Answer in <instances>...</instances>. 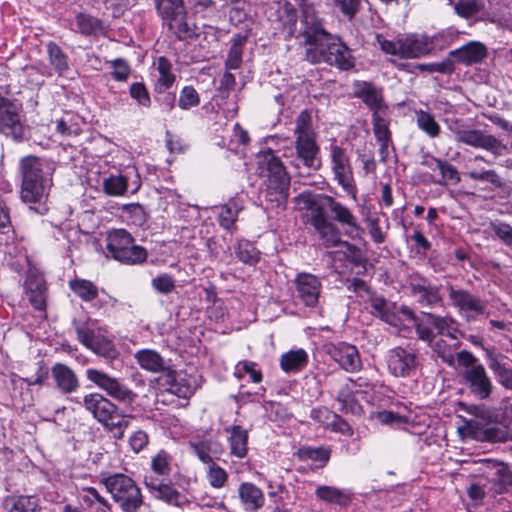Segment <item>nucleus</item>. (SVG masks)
Masks as SVG:
<instances>
[{"label": "nucleus", "instance_id": "e433bc0d", "mask_svg": "<svg viewBox=\"0 0 512 512\" xmlns=\"http://www.w3.org/2000/svg\"><path fill=\"white\" fill-rule=\"evenodd\" d=\"M72 324L77 334L78 341L86 348L91 346V343L100 335L96 333L94 328L95 323L92 320L74 319Z\"/></svg>", "mask_w": 512, "mask_h": 512}, {"label": "nucleus", "instance_id": "c85d7f7f", "mask_svg": "<svg viewBox=\"0 0 512 512\" xmlns=\"http://www.w3.org/2000/svg\"><path fill=\"white\" fill-rule=\"evenodd\" d=\"M482 474L488 481L499 486L496 492H501L503 486L511 482L507 467L489 459L483 461Z\"/></svg>", "mask_w": 512, "mask_h": 512}, {"label": "nucleus", "instance_id": "cd10ccee", "mask_svg": "<svg viewBox=\"0 0 512 512\" xmlns=\"http://www.w3.org/2000/svg\"><path fill=\"white\" fill-rule=\"evenodd\" d=\"M432 50V43L425 37L415 35L400 39V57L406 59L419 58Z\"/></svg>", "mask_w": 512, "mask_h": 512}, {"label": "nucleus", "instance_id": "6e6d98bb", "mask_svg": "<svg viewBox=\"0 0 512 512\" xmlns=\"http://www.w3.org/2000/svg\"><path fill=\"white\" fill-rule=\"evenodd\" d=\"M11 502L8 512H41L38 499L34 496H19Z\"/></svg>", "mask_w": 512, "mask_h": 512}, {"label": "nucleus", "instance_id": "2f4dec72", "mask_svg": "<svg viewBox=\"0 0 512 512\" xmlns=\"http://www.w3.org/2000/svg\"><path fill=\"white\" fill-rule=\"evenodd\" d=\"M355 394V389L351 385H347V383L341 385L336 397L341 412L352 415L361 414L362 406L356 400Z\"/></svg>", "mask_w": 512, "mask_h": 512}, {"label": "nucleus", "instance_id": "3c124183", "mask_svg": "<svg viewBox=\"0 0 512 512\" xmlns=\"http://www.w3.org/2000/svg\"><path fill=\"white\" fill-rule=\"evenodd\" d=\"M437 170L440 177L433 182L438 185L447 186L449 184H457L460 181L458 170L446 160H440Z\"/></svg>", "mask_w": 512, "mask_h": 512}, {"label": "nucleus", "instance_id": "5701e85b", "mask_svg": "<svg viewBox=\"0 0 512 512\" xmlns=\"http://www.w3.org/2000/svg\"><path fill=\"white\" fill-rule=\"evenodd\" d=\"M354 94L369 107L372 115L386 114L388 107L384 101L382 90L372 83H357Z\"/></svg>", "mask_w": 512, "mask_h": 512}, {"label": "nucleus", "instance_id": "37998d69", "mask_svg": "<svg viewBox=\"0 0 512 512\" xmlns=\"http://www.w3.org/2000/svg\"><path fill=\"white\" fill-rule=\"evenodd\" d=\"M235 253L241 262L248 265H255L260 259V252L248 240H240L235 248Z\"/></svg>", "mask_w": 512, "mask_h": 512}, {"label": "nucleus", "instance_id": "393cba45", "mask_svg": "<svg viewBox=\"0 0 512 512\" xmlns=\"http://www.w3.org/2000/svg\"><path fill=\"white\" fill-rule=\"evenodd\" d=\"M51 375L56 389L62 394L75 393L80 387V381L75 371L66 364L55 363L51 368Z\"/></svg>", "mask_w": 512, "mask_h": 512}, {"label": "nucleus", "instance_id": "9b49d317", "mask_svg": "<svg viewBox=\"0 0 512 512\" xmlns=\"http://www.w3.org/2000/svg\"><path fill=\"white\" fill-rule=\"evenodd\" d=\"M270 11V21L275 25V29L280 30L284 34L285 39L293 36L301 37L299 33L296 34L299 17L297 9L292 3L287 0L277 1L270 7Z\"/></svg>", "mask_w": 512, "mask_h": 512}, {"label": "nucleus", "instance_id": "4d7b16f0", "mask_svg": "<svg viewBox=\"0 0 512 512\" xmlns=\"http://www.w3.org/2000/svg\"><path fill=\"white\" fill-rule=\"evenodd\" d=\"M77 28L84 35H97L102 32L101 22L90 15L79 14L76 17Z\"/></svg>", "mask_w": 512, "mask_h": 512}, {"label": "nucleus", "instance_id": "0eeeda50", "mask_svg": "<svg viewBox=\"0 0 512 512\" xmlns=\"http://www.w3.org/2000/svg\"><path fill=\"white\" fill-rule=\"evenodd\" d=\"M106 247L115 260L125 264H141L147 259L146 249L135 245L131 234L124 229L110 231Z\"/></svg>", "mask_w": 512, "mask_h": 512}, {"label": "nucleus", "instance_id": "4468645a", "mask_svg": "<svg viewBox=\"0 0 512 512\" xmlns=\"http://www.w3.org/2000/svg\"><path fill=\"white\" fill-rule=\"evenodd\" d=\"M461 378L464 386L475 399L483 401L490 398L494 385L484 366L463 370Z\"/></svg>", "mask_w": 512, "mask_h": 512}, {"label": "nucleus", "instance_id": "bf43d9fd", "mask_svg": "<svg viewBox=\"0 0 512 512\" xmlns=\"http://www.w3.org/2000/svg\"><path fill=\"white\" fill-rule=\"evenodd\" d=\"M156 9L162 18L183 12V0H154Z\"/></svg>", "mask_w": 512, "mask_h": 512}, {"label": "nucleus", "instance_id": "7c9ffc66", "mask_svg": "<svg viewBox=\"0 0 512 512\" xmlns=\"http://www.w3.org/2000/svg\"><path fill=\"white\" fill-rule=\"evenodd\" d=\"M325 206L331 211L333 214L334 220L337 222L347 225L350 228L359 229V225L357 224L356 217L353 215L351 210L344 206L342 203L336 201L332 196H324Z\"/></svg>", "mask_w": 512, "mask_h": 512}, {"label": "nucleus", "instance_id": "ea45409f", "mask_svg": "<svg viewBox=\"0 0 512 512\" xmlns=\"http://www.w3.org/2000/svg\"><path fill=\"white\" fill-rule=\"evenodd\" d=\"M70 289L83 301L90 302L97 298V286L86 279H74L69 282Z\"/></svg>", "mask_w": 512, "mask_h": 512}, {"label": "nucleus", "instance_id": "680f3d73", "mask_svg": "<svg viewBox=\"0 0 512 512\" xmlns=\"http://www.w3.org/2000/svg\"><path fill=\"white\" fill-rule=\"evenodd\" d=\"M200 104V96L196 89L192 86H185L182 88L178 100V106L182 110H189Z\"/></svg>", "mask_w": 512, "mask_h": 512}, {"label": "nucleus", "instance_id": "e2e57ef3", "mask_svg": "<svg viewBox=\"0 0 512 512\" xmlns=\"http://www.w3.org/2000/svg\"><path fill=\"white\" fill-rule=\"evenodd\" d=\"M428 314L429 313H423L422 317L415 320L414 326L420 340L432 342L435 338V334L432 330L433 325L430 323V319H428Z\"/></svg>", "mask_w": 512, "mask_h": 512}, {"label": "nucleus", "instance_id": "6e6552de", "mask_svg": "<svg viewBox=\"0 0 512 512\" xmlns=\"http://www.w3.org/2000/svg\"><path fill=\"white\" fill-rule=\"evenodd\" d=\"M450 305L467 323L475 322L487 316V301L470 291L448 284L446 287Z\"/></svg>", "mask_w": 512, "mask_h": 512}, {"label": "nucleus", "instance_id": "7ed1b4c3", "mask_svg": "<svg viewBox=\"0 0 512 512\" xmlns=\"http://www.w3.org/2000/svg\"><path fill=\"white\" fill-rule=\"evenodd\" d=\"M261 173L265 177L261 195L267 209L284 210L287 205L290 177L282 161L273 153H267L261 163Z\"/></svg>", "mask_w": 512, "mask_h": 512}, {"label": "nucleus", "instance_id": "f03ea898", "mask_svg": "<svg viewBox=\"0 0 512 512\" xmlns=\"http://www.w3.org/2000/svg\"><path fill=\"white\" fill-rule=\"evenodd\" d=\"M21 175L20 198L24 203L38 204L35 210L43 214L53 185L52 168L39 157L28 155L19 162Z\"/></svg>", "mask_w": 512, "mask_h": 512}, {"label": "nucleus", "instance_id": "c756f323", "mask_svg": "<svg viewBox=\"0 0 512 512\" xmlns=\"http://www.w3.org/2000/svg\"><path fill=\"white\" fill-rule=\"evenodd\" d=\"M230 434L228 438L230 452L237 458H244L248 452V431L240 425L225 429Z\"/></svg>", "mask_w": 512, "mask_h": 512}, {"label": "nucleus", "instance_id": "4be33fe9", "mask_svg": "<svg viewBox=\"0 0 512 512\" xmlns=\"http://www.w3.org/2000/svg\"><path fill=\"white\" fill-rule=\"evenodd\" d=\"M409 287L411 295L421 306L430 308L443 306L440 286L431 285L427 280L421 279L420 281H412Z\"/></svg>", "mask_w": 512, "mask_h": 512}, {"label": "nucleus", "instance_id": "412c9836", "mask_svg": "<svg viewBox=\"0 0 512 512\" xmlns=\"http://www.w3.org/2000/svg\"><path fill=\"white\" fill-rule=\"evenodd\" d=\"M328 354L347 372L358 371L362 367L358 349L346 342H339L328 347Z\"/></svg>", "mask_w": 512, "mask_h": 512}, {"label": "nucleus", "instance_id": "b1692460", "mask_svg": "<svg viewBox=\"0 0 512 512\" xmlns=\"http://www.w3.org/2000/svg\"><path fill=\"white\" fill-rule=\"evenodd\" d=\"M485 351L488 367L497 382L505 389L512 390V364L509 363L508 358L501 353H496L493 349Z\"/></svg>", "mask_w": 512, "mask_h": 512}, {"label": "nucleus", "instance_id": "79ce46f5", "mask_svg": "<svg viewBox=\"0 0 512 512\" xmlns=\"http://www.w3.org/2000/svg\"><path fill=\"white\" fill-rule=\"evenodd\" d=\"M190 447L199 460L206 464L212 462V454L218 452V443L212 439L190 442Z\"/></svg>", "mask_w": 512, "mask_h": 512}, {"label": "nucleus", "instance_id": "774afa93", "mask_svg": "<svg viewBox=\"0 0 512 512\" xmlns=\"http://www.w3.org/2000/svg\"><path fill=\"white\" fill-rule=\"evenodd\" d=\"M80 499L84 505L93 508L96 504L107 507V500L100 495L94 487H84L80 493Z\"/></svg>", "mask_w": 512, "mask_h": 512}, {"label": "nucleus", "instance_id": "338daca9", "mask_svg": "<svg viewBox=\"0 0 512 512\" xmlns=\"http://www.w3.org/2000/svg\"><path fill=\"white\" fill-rule=\"evenodd\" d=\"M415 68L422 72L450 74L454 71V61L445 59L441 62L417 64Z\"/></svg>", "mask_w": 512, "mask_h": 512}, {"label": "nucleus", "instance_id": "13d9d810", "mask_svg": "<svg viewBox=\"0 0 512 512\" xmlns=\"http://www.w3.org/2000/svg\"><path fill=\"white\" fill-rule=\"evenodd\" d=\"M207 480L213 488L219 489L225 486L228 474L222 467L212 461L208 463Z\"/></svg>", "mask_w": 512, "mask_h": 512}, {"label": "nucleus", "instance_id": "58836bf2", "mask_svg": "<svg viewBox=\"0 0 512 512\" xmlns=\"http://www.w3.org/2000/svg\"><path fill=\"white\" fill-rule=\"evenodd\" d=\"M87 349L110 361L115 360L119 356L113 341L102 335H99Z\"/></svg>", "mask_w": 512, "mask_h": 512}, {"label": "nucleus", "instance_id": "dca6fc26", "mask_svg": "<svg viewBox=\"0 0 512 512\" xmlns=\"http://www.w3.org/2000/svg\"><path fill=\"white\" fill-rule=\"evenodd\" d=\"M310 222L319 234V238L325 247H337L340 244H344L349 249L352 247L348 242L341 240L338 227L327 218L322 207L312 209Z\"/></svg>", "mask_w": 512, "mask_h": 512}, {"label": "nucleus", "instance_id": "49530a36", "mask_svg": "<svg viewBox=\"0 0 512 512\" xmlns=\"http://www.w3.org/2000/svg\"><path fill=\"white\" fill-rule=\"evenodd\" d=\"M416 123L420 130L425 132L429 137L436 138L440 134V125L434 116L427 111H416Z\"/></svg>", "mask_w": 512, "mask_h": 512}, {"label": "nucleus", "instance_id": "c9c22d12", "mask_svg": "<svg viewBox=\"0 0 512 512\" xmlns=\"http://www.w3.org/2000/svg\"><path fill=\"white\" fill-rule=\"evenodd\" d=\"M308 362V354L304 349L290 350L283 354L280 366L285 372H296L303 369Z\"/></svg>", "mask_w": 512, "mask_h": 512}, {"label": "nucleus", "instance_id": "c03bdc74", "mask_svg": "<svg viewBox=\"0 0 512 512\" xmlns=\"http://www.w3.org/2000/svg\"><path fill=\"white\" fill-rule=\"evenodd\" d=\"M156 69L159 73L157 88L159 90L169 89L175 81V75L171 71V63L165 57H159L156 62Z\"/></svg>", "mask_w": 512, "mask_h": 512}, {"label": "nucleus", "instance_id": "9d476101", "mask_svg": "<svg viewBox=\"0 0 512 512\" xmlns=\"http://www.w3.org/2000/svg\"><path fill=\"white\" fill-rule=\"evenodd\" d=\"M20 112L19 104L0 94V133L17 142L24 139Z\"/></svg>", "mask_w": 512, "mask_h": 512}, {"label": "nucleus", "instance_id": "603ef678", "mask_svg": "<svg viewBox=\"0 0 512 512\" xmlns=\"http://www.w3.org/2000/svg\"><path fill=\"white\" fill-rule=\"evenodd\" d=\"M467 175L473 181L487 182L491 184L494 189L502 188L504 185L502 178L495 170H481L474 167L467 173Z\"/></svg>", "mask_w": 512, "mask_h": 512}, {"label": "nucleus", "instance_id": "a878e982", "mask_svg": "<svg viewBox=\"0 0 512 512\" xmlns=\"http://www.w3.org/2000/svg\"><path fill=\"white\" fill-rule=\"evenodd\" d=\"M449 55L457 63L470 66L481 63L487 57L488 51L486 46L481 42L471 41L451 51Z\"/></svg>", "mask_w": 512, "mask_h": 512}, {"label": "nucleus", "instance_id": "20e7f679", "mask_svg": "<svg viewBox=\"0 0 512 512\" xmlns=\"http://www.w3.org/2000/svg\"><path fill=\"white\" fill-rule=\"evenodd\" d=\"M295 157L292 164L295 168L306 169V174L317 171L321 167L320 147L317 134L312 125L311 114L307 110L299 113L294 128Z\"/></svg>", "mask_w": 512, "mask_h": 512}, {"label": "nucleus", "instance_id": "2eb2a0df", "mask_svg": "<svg viewBox=\"0 0 512 512\" xmlns=\"http://www.w3.org/2000/svg\"><path fill=\"white\" fill-rule=\"evenodd\" d=\"M24 292L32 307L45 314L47 309L48 288L45 278L35 268H30L24 281Z\"/></svg>", "mask_w": 512, "mask_h": 512}, {"label": "nucleus", "instance_id": "052dcab7", "mask_svg": "<svg viewBox=\"0 0 512 512\" xmlns=\"http://www.w3.org/2000/svg\"><path fill=\"white\" fill-rule=\"evenodd\" d=\"M151 468L161 476H168L171 472V457L164 450L159 451L151 460Z\"/></svg>", "mask_w": 512, "mask_h": 512}, {"label": "nucleus", "instance_id": "72a5a7b5", "mask_svg": "<svg viewBox=\"0 0 512 512\" xmlns=\"http://www.w3.org/2000/svg\"><path fill=\"white\" fill-rule=\"evenodd\" d=\"M239 496L247 510L255 511L264 504L262 491L252 483H242L239 487Z\"/></svg>", "mask_w": 512, "mask_h": 512}, {"label": "nucleus", "instance_id": "69168bd1", "mask_svg": "<svg viewBox=\"0 0 512 512\" xmlns=\"http://www.w3.org/2000/svg\"><path fill=\"white\" fill-rule=\"evenodd\" d=\"M386 114L372 115L373 133L378 142L391 141V132L388 122L385 119Z\"/></svg>", "mask_w": 512, "mask_h": 512}, {"label": "nucleus", "instance_id": "f257e3e1", "mask_svg": "<svg viewBox=\"0 0 512 512\" xmlns=\"http://www.w3.org/2000/svg\"><path fill=\"white\" fill-rule=\"evenodd\" d=\"M299 35L307 46L305 56L311 63H326L340 70H350L355 65L350 48L341 39L327 32L315 11L306 7L300 18Z\"/></svg>", "mask_w": 512, "mask_h": 512}, {"label": "nucleus", "instance_id": "5fc2aeb1", "mask_svg": "<svg viewBox=\"0 0 512 512\" xmlns=\"http://www.w3.org/2000/svg\"><path fill=\"white\" fill-rule=\"evenodd\" d=\"M246 37L238 35L230 47L225 66L227 69H238L242 63V51Z\"/></svg>", "mask_w": 512, "mask_h": 512}, {"label": "nucleus", "instance_id": "de8ad7c7", "mask_svg": "<svg viewBox=\"0 0 512 512\" xmlns=\"http://www.w3.org/2000/svg\"><path fill=\"white\" fill-rule=\"evenodd\" d=\"M164 19L168 21L170 30H172L179 39H186L192 36L193 32L186 21L184 11L171 17H165Z\"/></svg>", "mask_w": 512, "mask_h": 512}, {"label": "nucleus", "instance_id": "0e129e2a", "mask_svg": "<svg viewBox=\"0 0 512 512\" xmlns=\"http://www.w3.org/2000/svg\"><path fill=\"white\" fill-rule=\"evenodd\" d=\"M489 228L506 246L512 247V226L500 220H495L490 222Z\"/></svg>", "mask_w": 512, "mask_h": 512}, {"label": "nucleus", "instance_id": "f8f14e48", "mask_svg": "<svg viewBox=\"0 0 512 512\" xmlns=\"http://www.w3.org/2000/svg\"><path fill=\"white\" fill-rule=\"evenodd\" d=\"M85 374L90 382L94 383L98 388L118 401L132 402L135 398V394L131 389L124 385L119 379L108 375L102 370L88 368Z\"/></svg>", "mask_w": 512, "mask_h": 512}, {"label": "nucleus", "instance_id": "1a4fd4ad", "mask_svg": "<svg viewBox=\"0 0 512 512\" xmlns=\"http://www.w3.org/2000/svg\"><path fill=\"white\" fill-rule=\"evenodd\" d=\"M329 160L334 181L351 196L352 199L356 200L357 186L351 159L346 149L337 144H331L329 148Z\"/></svg>", "mask_w": 512, "mask_h": 512}, {"label": "nucleus", "instance_id": "6ab92c4d", "mask_svg": "<svg viewBox=\"0 0 512 512\" xmlns=\"http://www.w3.org/2000/svg\"><path fill=\"white\" fill-rule=\"evenodd\" d=\"M294 283L300 301L307 307H316L322 291L320 278L311 273L302 272L297 274Z\"/></svg>", "mask_w": 512, "mask_h": 512}, {"label": "nucleus", "instance_id": "ddd939ff", "mask_svg": "<svg viewBox=\"0 0 512 512\" xmlns=\"http://www.w3.org/2000/svg\"><path fill=\"white\" fill-rule=\"evenodd\" d=\"M455 140L474 148L484 149L495 157L502 156L507 150L502 141L478 129L458 130L455 132Z\"/></svg>", "mask_w": 512, "mask_h": 512}, {"label": "nucleus", "instance_id": "864d4df0", "mask_svg": "<svg viewBox=\"0 0 512 512\" xmlns=\"http://www.w3.org/2000/svg\"><path fill=\"white\" fill-rule=\"evenodd\" d=\"M484 7V0H458L454 4V11L460 17L468 19L481 12Z\"/></svg>", "mask_w": 512, "mask_h": 512}, {"label": "nucleus", "instance_id": "bb28decb", "mask_svg": "<svg viewBox=\"0 0 512 512\" xmlns=\"http://www.w3.org/2000/svg\"><path fill=\"white\" fill-rule=\"evenodd\" d=\"M134 357L143 370L151 373H161L164 376L171 368L170 361L165 360L159 352L153 349L139 350Z\"/></svg>", "mask_w": 512, "mask_h": 512}, {"label": "nucleus", "instance_id": "f704fd0d", "mask_svg": "<svg viewBox=\"0 0 512 512\" xmlns=\"http://www.w3.org/2000/svg\"><path fill=\"white\" fill-rule=\"evenodd\" d=\"M315 495L317 499L327 504H335L339 506H347L351 500L345 491L327 485L318 486L315 490Z\"/></svg>", "mask_w": 512, "mask_h": 512}, {"label": "nucleus", "instance_id": "f3484780", "mask_svg": "<svg viewBox=\"0 0 512 512\" xmlns=\"http://www.w3.org/2000/svg\"><path fill=\"white\" fill-rule=\"evenodd\" d=\"M417 365V355L412 349L396 347L388 353V370L395 377L411 376L415 372Z\"/></svg>", "mask_w": 512, "mask_h": 512}, {"label": "nucleus", "instance_id": "aec40b11", "mask_svg": "<svg viewBox=\"0 0 512 512\" xmlns=\"http://www.w3.org/2000/svg\"><path fill=\"white\" fill-rule=\"evenodd\" d=\"M144 484L153 498L168 505L181 507L187 503L186 497L171 483H163L153 476H145Z\"/></svg>", "mask_w": 512, "mask_h": 512}, {"label": "nucleus", "instance_id": "8fccbe9b", "mask_svg": "<svg viewBox=\"0 0 512 512\" xmlns=\"http://www.w3.org/2000/svg\"><path fill=\"white\" fill-rule=\"evenodd\" d=\"M428 319L439 334L447 335L453 339H456L457 329L454 327L455 320L449 316H440L436 314H428Z\"/></svg>", "mask_w": 512, "mask_h": 512}, {"label": "nucleus", "instance_id": "a211bd4d", "mask_svg": "<svg viewBox=\"0 0 512 512\" xmlns=\"http://www.w3.org/2000/svg\"><path fill=\"white\" fill-rule=\"evenodd\" d=\"M161 380V385L169 393L184 399L190 398L198 387L195 376L184 372H176L172 367L162 376Z\"/></svg>", "mask_w": 512, "mask_h": 512}, {"label": "nucleus", "instance_id": "4c0bfd02", "mask_svg": "<svg viewBox=\"0 0 512 512\" xmlns=\"http://www.w3.org/2000/svg\"><path fill=\"white\" fill-rule=\"evenodd\" d=\"M474 438L491 443H503L508 441L511 436L506 427L494 425L474 431Z\"/></svg>", "mask_w": 512, "mask_h": 512}, {"label": "nucleus", "instance_id": "a19ab883", "mask_svg": "<svg viewBox=\"0 0 512 512\" xmlns=\"http://www.w3.org/2000/svg\"><path fill=\"white\" fill-rule=\"evenodd\" d=\"M103 190L109 196H122L128 190V177L117 174L103 180Z\"/></svg>", "mask_w": 512, "mask_h": 512}, {"label": "nucleus", "instance_id": "39448f33", "mask_svg": "<svg viewBox=\"0 0 512 512\" xmlns=\"http://www.w3.org/2000/svg\"><path fill=\"white\" fill-rule=\"evenodd\" d=\"M83 405L116 439L123 438L129 417L123 415L113 402L100 393H90L84 396Z\"/></svg>", "mask_w": 512, "mask_h": 512}, {"label": "nucleus", "instance_id": "423d86ee", "mask_svg": "<svg viewBox=\"0 0 512 512\" xmlns=\"http://www.w3.org/2000/svg\"><path fill=\"white\" fill-rule=\"evenodd\" d=\"M102 483L123 512H137L142 506L141 489L128 475L114 473L104 477Z\"/></svg>", "mask_w": 512, "mask_h": 512}, {"label": "nucleus", "instance_id": "a18cd8bd", "mask_svg": "<svg viewBox=\"0 0 512 512\" xmlns=\"http://www.w3.org/2000/svg\"><path fill=\"white\" fill-rule=\"evenodd\" d=\"M372 312L386 323L396 326L397 316L391 311V305L382 297L371 299Z\"/></svg>", "mask_w": 512, "mask_h": 512}, {"label": "nucleus", "instance_id": "09e8293b", "mask_svg": "<svg viewBox=\"0 0 512 512\" xmlns=\"http://www.w3.org/2000/svg\"><path fill=\"white\" fill-rule=\"evenodd\" d=\"M239 211L240 208L236 202L230 201L223 205L218 217L220 226L227 231H233Z\"/></svg>", "mask_w": 512, "mask_h": 512}, {"label": "nucleus", "instance_id": "473e14b6", "mask_svg": "<svg viewBox=\"0 0 512 512\" xmlns=\"http://www.w3.org/2000/svg\"><path fill=\"white\" fill-rule=\"evenodd\" d=\"M48 60L58 76H64L70 70L69 57L63 49L55 42H48L46 45Z\"/></svg>", "mask_w": 512, "mask_h": 512}]
</instances>
